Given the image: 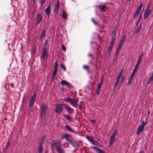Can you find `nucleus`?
Masks as SVG:
<instances>
[{"label":"nucleus","instance_id":"79ce46f5","mask_svg":"<svg viewBox=\"0 0 153 153\" xmlns=\"http://www.w3.org/2000/svg\"><path fill=\"white\" fill-rule=\"evenodd\" d=\"M123 44H122L121 43H119L118 46L117 48V49H118L119 50H120L121 48V47L123 45Z\"/></svg>","mask_w":153,"mask_h":153},{"label":"nucleus","instance_id":"5fc2aeb1","mask_svg":"<svg viewBox=\"0 0 153 153\" xmlns=\"http://www.w3.org/2000/svg\"><path fill=\"white\" fill-rule=\"evenodd\" d=\"M58 9H55V8L54 9V12L55 14H57L58 13Z\"/></svg>","mask_w":153,"mask_h":153},{"label":"nucleus","instance_id":"c03bdc74","mask_svg":"<svg viewBox=\"0 0 153 153\" xmlns=\"http://www.w3.org/2000/svg\"><path fill=\"white\" fill-rule=\"evenodd\" d=\"M59 4L58 2L55 4V8L59 9Z\"/></svg>","mask_w":153,"mask_h":153},{"label":"nucleus","instance_id":"49530a36","mask_svg":"<svg viewBox=\"0 0 153 153\" xmlns=\"http://www.w3.org/2000/svg\"><path fill=\"white\" fill-rule=\"evenodd\" d=\"M46 135H44L43 136L42 138V141H42V142L43 143V142L45 140V138H46Z\"/></svg>","mask_w":153,"mask_h":153},{"label":"nucleus","instance_id":"f257e3e1","mask_svg":"<svg viewBox=\"0 0 153 153\" xmlns=\"http://www.w3.org/2000/svg\"><path fill=\"white\" fill-rule=\"evenodd\" d=\"M40 108V117L41 120H42L44 119L46 114L47 108L45 104L44 103H42L41 105Z\"/></svg>","mask_w":153,"mask_h":153},{"label":"nucleus","instance_id":"bf43d9fd","mask_svg":"<svg viewBox=\"0 0 153 153\" xmlns=\"http://www.w3.org/2000/svg\"><path fill=\"white\" fill-rule=\"evenodd\" d=\"M119 50L118 49H117V50H116V52H115V54H117L118 53V52L119 51Z\"/></svg>","mask_w":153,"mask_h":153},{"label":"nucleus","instance_id":"3c124183","mask_svg":"<svg viewBox=\"0 0 153 153\" xmlns=\"http://www.w3.org/2000/svg\"><path fill=\"white\" fill-rule=\"evenodd\" d=\"M57 61H56L54 64V68L57 69Z\"/></svg>","mask_w":153,"mask_h":153},{"label":"nucleus","instance_id":"680f3d73","mask_svg":"<svg viewBox=\"0 0 153 153\" xmlns=\"http://www.w3.org/2000/svg\"><path fill=\"white\" fill-rule=\"evenodd\" d=\"M78 108H79L80 109H81V106L80 105H78Z\"/></svg>","mask_w":153,"mask_h":153},{"label":"nucleus","instance_id":"aec40b11","mask_svg":"<svg viewBox=\"0 0 153 153\" xmlns=\"http://www.w3.org/2000/svg\"><path fill=\"white\" fill-rule=\"evenodd\" d=\"M140 10L137 9L135 11V13L133 16V18L135 19L138 15V14L140 13Z\"/></svg>","mask_w":153,"mask_h":153},{"label":"nucleus","instance_id":"423d86ee","mask_svg":"<svg viewBox=\"0 0 153 153\" xmlns=\"http://www.w3.org/2000/svg\"><path fill=\"white\" fill-rule=\"evenodd\" d=\"M123 71V69H122L119 72V74L117 76L116 80L115 81V82L114 83V86L116 87L118 83L119 82V79L120 78L121 76L122 75V74L123 73L122 71Z\"/></svg>","mask_w":153,"mask_h":153},{"label":"nucleus","instance_id":"7c9ffc66","mask_svg":"<svg viewBox=\"0 0 153 153\" xmlns=\"http://www.w3.org/2000/svg\"><path fill=\"white\" fill-rule=\"evenodd\" d=\"M117 131L116 129H115L112 132V134L111 136V137H115V136L117 135Z\"/></svg>","mask_w":153,"mask_h":153},{"label":"nucleus","instance_id":"5701e85b","mask_svg":"<svg viewBox=\"0 0 153 153\" xmlns=\"http://www.w3.org/2000/svg\"><path fill=\"white\" fill-rule=\"evenodd\" d=\"M46 33V30L45 29H43V30L42 31L41 35L39 39H41L43 37H45V34Z\"/></svg>","mask_w":153,"mask_h":153},{"label":"nucleus","instance_id":"69168bd1","mask_svg":"<svg viewBox=\"0 0 153 153\" xmlns=\"http://www.w3.org/2000/svg\"><path fill=\"white\" fill-rule=\"evenodd\" d=\"M126 38V36H123L122 37V39L125 40V39Z\"/></svg>","mask_w":153,"mask_h":153},{"label":"nucleus","instance_id":"4c0bfd02","mask_svg":"<svg viewBox=\"0 0 153 153\" xmlns=\"http://www.w3.org/2000/svg\"><path fill=\"white\" fill-rule=\"evenodd\" d=\"M61 66L62 68L63 69V71H65L66 70V68L65 66L63 65L62 64H61Z\"/></svg>","mask_w":153,"mask_h":153},{"label":"nucleus","instance_id":"c756f323","mask_svg":"<svg viewBox=\"0 0 153 153\" xmlns=\"http://www.w3.org/2000/svg\"><path fill=\"white\" fill-rule=\"evenodd\" d=\"M62 17L65 19H66L67 18L65 13L63 11H62Z\"/></svg>","mask_w":153,"mask_h":153},{"label":"nucleus","instance_id":"13d9d810","mask_svg":"<svg viewBox=\"0 0 153 153\" xmlns=\"http://www.w3.org/2000/svg\"><path fill=\"white\" fill-rule=\"evenodd\" d=\"M36 97V94H35V91L34 92V94H33V95L31 97H32L33 98H35V97Z\"/></svg>","mask_w":153,"mask_h":153},{"label":"nucleus","instance_id":"39448f33","mask_svg":"<svg viewBox=\"0 0 153 153\" xmlns=\"http://www.w3.org/2000/svg\"><path fill=\"white\" fill-rule=\"evenodd\" d=\"M47 48H46V46L44 47L41 56V57L42 59L46 60L48 58V54L47 51Z\"/></svg>","mask_w":153,"mask_h":153},{"label":"nucleus","instance_id":"ea45409f","mask_svg":"<svg viewBox=\"0 0 153 153\" xmlns=\"http://www.w3.org/2000/svg\"><path fill=\"white\" fill-rule=\"evenodd\" d=\"M61 48L65 52L66 51V48L65 46L63 45V44H62L61 45Z\"/></svg>","mask_w":153,"mask_h":153},{"label":"nucleus","instance_id":"37998d69","mask_svg":"<svg viewBox=\"0 0 153 153\" xmlns=\"http://www.w3.org/2000/svg\"><path fill=\"white\" fill-rule=\"evenodd\" d=\"M140 63L138 62H137V64L135 65L134 68L136 69H138V67Z\"/></svg>","mask_w":153,"mask_h":153},{"label":"nucleus","instance_id":"864d4df0","mask_svg":"<svg viewBox=\"0 0 153 153\" xmlns=\"http://www.w3.org/2000/svg\"><path fill=\"white\" fill-rule=\"evenodd\" d=\"M140 29H137L135 32V33H138L140 31Z\"/></svg>","mask_w":153,"mask_h":153},{"label":"nucleus","instance_id":"a211bd4d","mask_svg":"<svg viewBox=\"0 0 153 153\" xmlns=\"http://www.w3.org/2000/svg\"><path fill=\"white\" fill-rule=\"evenodd\" d=\"M115 32H114V33H112V38L111 41V43L110 45L113 46L115 41Z\"/></svg>","mask_w":153,"mask_h":153},{"label":"nucleus","instance_id":"0e129e2a","mask_svg":"<svg viewBox=\"0 0 153 153\" xmlns=\"http://www.w3.org/2000/svg\"><path fill=\"white\" fill-rule=\"evenodd\" d=\"M55 76H53V75H52V81H53V80H54V79H55Z\"/></svg>","mask_w":153,"mask_h":153},{"label":"nucleus","instance_id":"e2e57ef3","mask_svg":"<svg viewBox=\"0 0 153 153\" xmlns=\"http://www.w3.org/2000/svg\"><path fill=\"white\" fill-rule=\"evenodd\" d=\"M88 56H91V58H92V56L91 53H89L88 54Z\"/></svg>","mask_w":153,"mask_h":153},{"label":"nucleus","instance_id":"7ed1b4c3","mask_svg":"<svg viewBox=\"0 0 153 153\" xmlns=\"http://www.w3.org/2000/svg\"><path fill=\"white\" fill-rule=\"evenodd\" d=\"M146 124V123L144 121H143L142 124L140 125L138 127L137 131H136V134L137 135H139L142 132Z\"/></svg>","mask_w":153,"mask_h":153},{"label":"nucleus","instance_id":"a19ab883","mask_svg":"<svg viewBox=\"0 0 153 153\" xmlns=\"http://www.w3.org/2000/svg\"><path fill=\"white\" fill-rule=\"evenodd\" d=\"M92 22L94 23V24L96 26H97V24L96 22L94 20V19L93 18H92L91 19Z\"/></svg>","mask_w":153,"mask_h":153},{"label":"nucleus","instance_id":"2eb2a0df","mask_svg":"<svg viewBox=\"0 0 153 153\" xmlns=\"http://www.w3.org/2000/svg\"><path fill=\"white\" fill-rule=\"evenodd\" d=\"M64 107L66 109L69 113H73V110L72 109L67 105L65 104Z\"/></svg>","mask_w":153,"mask_h":153},{"label":"nucleus","instance_id":"a878e982","mask_svg":"<svg viewBox=\"0 0 153 153\" xmlns=\"http://www.w3.org/2000/svg\"><path fill=\"white\" fill-rule=\"evenodd\" d=\"M57 152L59 153H63V150L61 148V147H59L56 149Z\"/></svg>","mask_w":153,"mask_h":153},{"label":"nucleus","instance_id":"09e8293b","mask_svg":"<svg viewBox=\"0 0 153 153\" xmlns=\"http://www.w3.org/2000/svg\"><path fill=\"white\" fill-rule=\"evenodd\" d=\"M138 69H135L134 68V70L132 71V73H134L135 74H136V73L137 72Z\"/></svg>","mask_w":153,"mask_h":153},{"label":"nucleus","instance_id":"bb28decb","mask_svg":"<svg viewBox=\"0 0 153 153\" xmlns=\"http://www.w3.org/2000/svg\"><path fill=\"white\" fill-rule=\"evenodd\" d=\"M65 127L66 128V129L70 131L71 132H73L74 131L71 129L70 126L68 125H66L65 126Z\"/></svg>","mask_w":153,"mask_h":153},{"label":"nucleus","instance_id":"cd10ccee","mask_svg":"<svg viewBox=\"0 0 153 153\" xmlns=\"http://www.w3.org/2000/svg\"><path fill=\"white\" fill-rule=\"evenodd\" d=\"M143 16V15L142 13H141L140 14V15L139 16V18L138 19V20H137V21L136 24V26H137L139 24V22H140V21H141V19L142 17V16Z\"/></svg>","mask_w":153,"mask_h":153},{"label":"nucleus","instance_id":"774afa93","mask_svg":"<svg viewBox=\"0 0 153 153\" xmlns=\"http://www.w3.org/2000/svg\"><path fill=\"white\" fill-rule=\"evenodd\" d=\"M10 86L12 88H13V84L12 83H11L10 84Z\"/></svg>","mask_w":153,"mask_h":153},{"label":"nucleus","instance_id":"2f4dec72","mask_svg":"<svg viewBox=\"0 0 153 153\" xmlns=\"http://www.w3.org/2000/svg\"><path fill=\"white\" fill-rule=\"evenodd\" d=\"M153 80V76H152L149 79L148 81L147 82V84H149Z\"/></svg>","mask_w":153,"mask_h":153},{"label":"nucleus","instance_id":"4d7b16f0","mask_svg":"<svg viewBox=\"0 0 153 153\" xmlns=\"http://www.w3.org/2000/svg\"><path fill=\"white\" fill-rule=\"evenodd\" d=\"M91 143H92L93 145L95 146H97V145L95 144V141L94 140H93V141H91Z\"/></svg>","mask_w":153,"mask_h":153},{"label":"nucleus","instance_id":"0eeeda50","mask_svg":"<svg viewBox=\"0 0 153 153\" xmlns=\"http://www.w3.org/2000/svg\"><path fill=\"white\" fill-rule=\"evenodd\" d=\"M42 16L40 13L37 14L36 18V25L39 24L42 21Z\"/></svg>","mask_w":153,"mask_h":153},{"label":"nucleus","instance_id":"052dcab7","mask_svg":"<svg viewBox=\"0 0 153 153\" xmlns=\"http://www.w3.org/2000/svg\"><path fill=\"white\" fill-rule=\"evenodd\" d=\"M149 114H150V111H148V112H147V117H148V116L149 115Z\"/></svg>","mask_w":153,"mask_h":153},{"label":"nucleus","instance_id":"f03ea898","mask_svg":"<svg viewBox=\"0 0 153 153\" xmlns=\"http://www.w3.org/2000/svg\"><path fill=\"white\" fill-rule=\"evenodd\" d=\"M64 100L68 102H70L71 105L74 107L76 108L78 106L77 102L74 99L71 98L69 97Z\"/></svg>","mask_w":153,"mask_h":153},{"label":"nucleus","instance_id":"c9c22d12","mask_svg":"<svg viewBox=\"0 0 153 153\" xmlns=\"http://www.w3.org/2000/svg\"><path fill=\"white\" fill-rule=\"evenodd\" d=\"M10 141L9 140H8L7 142V143L6 144V148L5 149L6 150L7 149L10 144Z\"/></svg>","mask_w":153,"mask_h":153},{"label":"nucleus","instance_id":"f704fd0d","mask_svg":"<svg viewBox=\"0 0 153 153\" xmlns=\"http://www.w3.org/2000/svg\"><path fill=\"white\" fill-rule=\"evenodd\" d=\"M57 71V69L54 68V69L53 70V76H55L56 74V71Z\"/></svg>","mask_w":153,"mask_h":153},{"label":"nucleus","instance_id":"6ab92c4d","mask_svg":"<svg viewBox=\"0 0 153 153\" xmlns=\"http://www.w3.org/2000/svg\"><path fill=\"white\" fill-rule=\"evenodd\" d=\"M42 142L41 141L40 144L39 145V149L38 152L39 153H42Z\"/></svg>","mask_w":153,"mask_h":153},{"label":"nucleus","instance_id":"6e6552de","mask_svg":"<svg viewBox=\"0 0 153 153\" xmlns=\"http://www.w3.org/2000/svg\"><path fill=\"white\" fill-rule=\"evenodd\" d=\"M61 84L62 85H65L67 87L72 88V87L71 85V84L69 82H68L66 80H62Z\"/></svg>","mask_w":153,"mask_h":153},{"label":"nucleus","instance_id":"20e7f679","mask_svg":"<svg viewBox=\"0 0 153 153\" xmlns=\"http://www.w3.org/2000/svg\"><path fill=\"white\" fill-rule=\"evenodd\" d=\"M63 104H57L55 107V111L57 114H60L62 111Z\"/></svg>","mask_w":153,"mask_h":153},{"label":"nucleus","instance_id":"8fccbe9b","mask_svg":"<svg viewBox=\"0 0 153 153\" xmlns=\"http://www.w3.org/2000/svg\"><path fill=\"white\" fill-rule=\"evenodd\" d=\"M135 74L132 72L130 77H131L132 78H134V76H135Z\"/></svg>","mask_w":153,"mask_h":153},{"label":"nucleus","instance_id":"72a5a7b5","mask_svg":"<svg viewBox=\"0 0 153 153\" xmlns=\"http://www.w3.org/2000/svg\"><path fill=\"white\" fill-rule=\"evenodd\" d=\"M48 39H46L45 40V45L44 47L46 46V48H47L48 46Z\"/></svg>","mask_w":153,"mask_h":153},{"label":"nucleus","instance_id":"473e14b6","mask_svg":"<svg viewBox=\"0 0 153 153\" xmlns=\"http://www.w3.org/2000/svg\"><path fill=\"white\" fill-rule=\"evenodd\" d=\"M113 46L110 45L108 48V53H111V51L112 48L113 47Z\"/></svg>","mask_w":153,"mask_h":153},{"label":"nucleus","instance_id":"a18cd8bd","mask_svg":"<svg viewBox=\"0 0 153 153\" xmlns=\"http://www.w3.org/2000/svg\"><path fill=\"white\" fill-rule=\"evenodd\" d=\"M45 0H42L40 2V4L41 6L43 5L45 3Z\"/></svg>","mask_w":153,"mask_h":153},{"label":"nucleus","instance_id":"4468645a","mask_svg":"<svg viewBox=\"0 0 153 153\" xmlns=\"http://www.w3.org/2000/svg\"><path fill=\"white\" fill-rule=\"evenodd\" d=\"M35 98H33L31 97L30 99V103L29 105V106L30 108L32 107L33 105V104L35 102Z\"/></svg>","mask_w":153,"mask_h":153},{"label":"nucleus","instance_id":"c85d7f7f","mask_svg":"<svg viewBox=\"0 0 153 153\" xmlns=\"http://www.w3.org/2000/svg\"><path fill=\"white\" fill-rule=\"evenodd\" d=\"M85 137L86 139L90 142H91V141H93V139L91 137L89 136L88 135H86L85 136Z\"/></svg>","mask_w":153,"mask_h":153},{"label":"nucleus","instance_id":"ddd939ff","mask_svg":"<svg viewBox=\"0 0 153 153\" xmlns=\"http://www.w3.org/2000/svg\"><path fill=\"white\" fill-rule=\"evenodd\" d=\"M94 150L97 153H104V151L102 149L95 147L93 146Z\"/></svg>","mask_w":153,"mask_h":153},{"label":"nucleus","instance_id":"4be33fe9","mask_svg":"<svg viewBox=\"0 0 153 153\" xmlns=\"http://www.w3.org/2000/svg\"><path fill=\"white\" fill-rule=\"evenodd\" d=\"M143 52L142 51H141V53L140 54V55L139 56V57L138 58L137 62L140 63L141 59H142V57H143Z\"/></svg>","mask_w":153,"mask_h":153},{"label":"nucleus","instance_id":"dca6fc26","mask_svg":"<svg viewBox=\"0 0 153 153\" xmlns=\"http://www.w3.org/2000/svg\"><path fill=\"white\" fill-rule=\"evenodd\" d=\"M102 79H101L100 80V82L99 84L98 85L97 88V90L96 91V94L97 95L99 94V92L100 91V89L101 87V85H102Z\"/></svg>","mask_w":153,"mask_h":153},{"label":"nucleus","instance_id":"f8f14e48","mask_svg":"<svg viewBox=\"0 0 153 153\" xmlns=\"http://www.w3.org/2000/svg\"><path fill=\"white\" fill-rule=\"evenodd\" d=\"M50 6H51V4L50 3H49L45 10V12L46 14L48 16V17H49V16L50 15V13L51 12L50 10Z\"/></svg>","mask_w":153,"mask_h":153},{"label":"nucleus","instance_id":"603ef678","mask_svg":"<svg viewBox=\"0 0 153 153\" xmlns=\"http://www.w3.org/2000/svg\"><path fill=\"white\" fill-rule=\"evenodd\" d=\"M67 134L66 133H64V134L63 135H62L61 136V138L62 139H64V138H65V137H64V136L65 135Z\"/></svg>","mask_w":153,"mask_h":153},{"label":"nucleus","instance_id":"9d476101","mask_svg":"<svg viewBox=\"0 0 153 153\" xmlns=\"http://www.w3.org/2000/svg\"><path fill=\"white\" fill-rule=\"evenodd\" d=\"M151 13V10L146 8V9L145 13L144 15V19H147L148 16Z\"/></svg>","mask_w":153,"mask_h":153},{"label":"nucleus","instance_id":"412c9836","mask_svg":"<svg viewBox=\"0 0 153 153\" xmlns=\"http://www.w3.org/2000/svg\"><path fill=\"white\" fill-rule=\"evenodd\" d=\"M64 117L69 121L72 122L73 121V120L71 117L68 115H64Z\"/></svg>","mask_w":153,"mask_h":153},{"label":"nucleus","instance_id":"58836bf2","mask_svg":"<svg viewBox=\"0 0 153 153\" xmlns=\"http://www.w3.org/2000/svg\"><path fill=\"white\" fill-rule=\"evenodd\" d=\"M143 4L141 3L140 4V5L139 7H137V9L141 11V8L142 7Z\"/></svg>","mask_w":153,"mask_h":153},{"label":"nucleus","instance_id":"393cba45","mask_svg":"<svg viewBox=\"0 0 153 153\" xmlns=\"http://www.w3.org/2000/svg\"><path fill=\"white\" fill-rule=\"evenodd\" d=\"M115 140L114 137H110V142H109V145L112 146L113 143L115 141Z\"/></svg>","mask_w":153,"mask_h":153},{"label":"nucleus","instance_id":"338daca9","mask_svg":"<svg viewBox=\"0 0 153 153\" xmlns=\"http://www.w3.org/2000/svg\"><path fill=\"white\" fill-rule=\"evenodd\" d=\"M141 25H142V23L140 24L139 26V29H140V30L141 28Z\"/></svg>","mask_w":153,"mask_h":153},{"label":"nucleus","instance_id":"1a4fd4ad","mask_svg":"<svg viewBox=\"0 0 153 153\" xmlns=\"http://www.w3.org/2000/svg\"><path fill=\"white\" fill-rule=\"evenodd\" d=\"M95 7H98L100 9L101 12L105 11V8L107 7L106 5H96Z\"/></svg>","mask_w":153,"mask_h":153},{"label":"nucleus","instance_id":"e433bc0d","mask_svg":"<svg viewBox=\"0 0 153 153\" xmlns=\"http://www.w3.org/2000/svg\"><path fill=\"white\" fill-rule=\"evenodd\" d=\"M133 79V78L130 77L128 79V83L129 84H130L132 83Z\"/></svg>","mask_w":153,"mask_h":153},{"label":"nucleus","instance_id":"f3484780","mask_svg":"<svg viewBox=\"0 0 153 153\" xmlns=\"http://www.w3.org/2000/svg\"><path fill=\"white\" fill-rule=\"evenodd\" d=\"M64 137L66 139V140L69 143L70 142L72 139H73L70 136V135L67 134H65L64 136Z\"/></svg>","mask_w":153,"mask_h":153},{"label":"nucleus","instance_id":"6e6d98bb","mask_svg":"<svg viewBox=\"0 0 153 153\" xmlns=\"http://www.w3.org/2000/svg\"><path fill=\"white\" fill-rule=\"evenodd\" d=\"M124 41H124V40L121 39L120 43H121L123 45V44H124Z\"/></svg>","mask_w":153,"mask_h":153},{"label":"nucleus","instance_id":"de8ad7c7","mask_svg":"<svg viewBox=\"0 0 153 153\" xmlns=\"http://www.w3.org/2000/svg\"><path fill=\"white\" fill-rule=\"evenodd\" d=\"M84 68L86 70H88L89 69V67L86 65H84L83 66Z\"/></svg>","mask_w":153,"mask_h":153},{"label":"nucleus","instance_id":"9b49d317","mask_svg":"<svg viewBox=\"0 0 153 153\" xmlns=\"http://www.w3.org/2000/svg\"><path fill=\"white\" fill-rule=\"evenodd\" d=\"M69 143L74 147H76L78 145V142L74 139H72Z\"/></svg>","mask_w":153,"mask_h":153},{"label":"nucleus","instance_id":"b1692460","mask_svg":"<svg viewBox=\"0 0 153 153\" xmlns=\"http://www.w3.org/2000/svg\"><path fill=\"white\" fill-rule=\"evenodd\" d=\"M53 144L56 146H57V147H61L62 146V145L61 144V142L59 141L54 142L53 143Z\"/></svg>","mask_w":153,"mask_h":153}]
</instances>
